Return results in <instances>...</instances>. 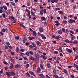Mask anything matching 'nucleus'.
I'll return each instance as SVG.
<instances>
[{
  "label": "nucleus",
  "mask_w": 78,
  "mask_h": 78,
  "mask_svg": "<svg viewBox=\"0 0 78 78\" xmlns=\"http://www.w3.org/2000/svg\"><path fill=\"white\" fill-rule=\"evenodd\" d=\"M68 22L69 23H73V22H75V20H72L70 19L68 21Z\"/></svg>",
  "instance_id": "nucleus-1"
},
{
  "label": "nucleus",
  "mask_w": 78,
  "mask_h": 78,
  "mask_svg": "<svg viewBox=\"0 0 78 78\" xmlns=\"http://www.w3.org/2000/svg\"><path fill=\"white\" fill-rule=\"evenodd\" d=\"M6 75H7V76H12L11 72H10L9 73L6 72Z\"/></svg>",
  "instance_id": "nucleus-2"
},
{
  "label": "nucleus",
  "mask_w": 78,
  "mask_h": 78,
  "mask_svg": "<svg viewBox=\"0 0 78 78\" xmlns=\"http://www.w3.org/2000/svg\"><path fill=\"white\" fill-rule=\"evenodd\" d=\"M41 37L42 39H44V40L46 39V37L44 36L43 34H42L41 35Z\"/></svg>",
  "instance_id": "nucleus-3"
},
{
  "label": "nucleus",
  "mask_w": 78,
  "mask_h": 78,
  "mask_svg": "<svg viewBox=\"0 0 78 78\" xmlns=\"http://www.w3.org/2000/svg\"><path fill=\"white\" fill-rule=\"evenodd\" d=\"M39 31L41 32V33H42V32H44V30L42 27L39 28Z\"/></svg>",
  "instance_id": "nucleus-4"
},
{
  "label": "nucleus",
  "mask_w": 78,
  "mask_h": 78,
  "mask_svg": "<svg viewBox=\"0 0 78 78\" xmlns=\"http://www.w3.org/2000/svg\"><path fill=\"white\" fill-rule=\"evenodd\" d=\"M66 51H67L68 52V53H71L72 51V50L68 49V48H66Z\"/></svg>",
  "instance_id": "nucleus-5"
},
{
  "label": "nucleus",
  "mask_w": 78,
  "mask_h": 78,
  "mask_svg": "<svg viewBox=\"0 0 78 78\" xmlns=\"http://www.w3.org/2000/svg\"><path fill=\"white\" fill-rule=\"evenodd\" d=\"M55 23H56V24H55L56 26H58V25H60V23H59V21H55Z\"/></svg>",
  "instance_id": "nucleus-6"
},
{
  "label": "nucleus",
  "mask_w": 78,
  "mask_h": 78,
  "mask_svg": "<svg viewBox=\"0 0 78 78\" xmlns=\"http://www.w3.org/2000/svg\"><path fill=\"white\" fill-rule=\"evenodd\" d=\"M29 73L32 75H33V76H35V75H34V73L33 72L30 71H29Z\"/></svg>",
  "instance_id": "nucleus-7"
},
{
  "label": "nucleus",
  "mask_w": 78,
  "mask_h": 78,
  "mask_svg": "<svg viewBox=\"0 0 78 78\" xmlns=\"http://www.w3.org/2000/svg\"><path fill=\"white\" fill-rule=\"evenodd\" d=\"M41 21H45L46 20V18L44 17H41Z\"/></svg>",
  "instance_id": "nucleus-8"
},
{
  "label": "nucleus",
  "mask_w": 78,
  "mask_h": 78,
  "mask_svg": "<svg viewBox=\"0 0 78 78\" xmlns=\"http://www.w3.org/2000/svg\"><path fill=\"white\" fill-rule=\"evenodd\" d=\"M5 13L7 15H9L10 14V11L9 10H7L5 11Z\"/></svg>",
  "instance_id": "nucleus-9"
},
{
  "label": "nucleus",
  "mask_w": 78,
  "mask_h": 78,
  "mask_svg": "<svg viewBox=\"0 0 78 78\" xmlns=\"http://www.w3.org/2000/svg\"><path fill=\"white\" fill-rule=\"evenodd\" d=\"M37 73H40V72H41V68L38 67L37 68Z\"/></svg>",
  "instance_id": "nucleus-10"
},
{
  "label": "nucleus",
  "mask_w": 78,
  "mask_h": 78,
  "mask_svg": "<svg viewBox=\"0 0 78 78\" xmlns=\"http://www.w3.org/2000/svg\"><path fill=\"white\" fill-rule=\"evenodd\" d=\"M32 34L34 35V36H36V31H33L32 32Z\"/></svg>",
  "instance_id": "nucleus-11"
},
{
  "label": "nucleus",
  "mask_w": 78,
  "mask_h": 78,
  "mask_svg": "<svg viewBox=\"0 0 78 78\" xmlns=\"http://www.w3.org/2000/svg\"><path fill=\"white\" fill-rule=\"evenodd\" d=\"M57 33L58 34H62V31L60 30H58L57 31Z\"/></svg>",
  "instance_id": "nucleus-12"
},
{
  "label": "nucleus",
  "mask_w": 78,
  "mask_h": 78,
  "mask_svg": "<svg viewBox=\"0 0 78 78\" xmlns=\"http://www.w3.org/2000/svg\"><path fill=\"white\" fill-rule=\"evenodd\" d=\"M11 75H12L13 76H14V75H16V73L15 72H11Z\"/></svg>",
  "instance_id": "nucleus-13"
},
{
  "label": "nucleus",
  "mask_w": 78,
  "mask_h": 78,
  "mask_svg": "<svg viewBox=\"0 0 78 78\" xmlns=\"http://www.w3.org/2000/svg\"><path fill=\"white\" fill-rule=\"evenodd\" d=\"M15 68H19V67H20V65H19L18 64L17 65H16L15 66Z\"/></svg>",
  "instance_id": "nucleus-14"
},
{
  "label": "nucleus",
  "mask_w": 78,
  "mask_h": 78,
  "mask_svg": "<svg viewBox=\"0 0 78 78\" xmlns=\"http://www.w3.org/2000/svg\"><path fill=\"white\" fill-rule=\"evenodd\" d=\"M29 54L30 56H32V55H33V52L32 51H29Z\"/></svg>",
  "instance_id": "nucleus-15"
},
{
  "label": "nucleus",
  "mask_w": 78,
  "mask_h": 78,
  "mask_svg": "<svg viewBox=\"0 0 78 78\" xmlns=\"http://www.w3.org/2000/svg\"><path fill=\"white\" fill-rule=\"evenodd\" d=\"M44 14V12H43V10H41L40 12V14L41 16H42Z\"/></svg>",
  "instance_id": "nucleus-16"
},
{
  "label": "nucleus",
  "mask_w": 78,
  "mask_h": 78,
  "mask_svg": "<svg viewBox=\"0 0 78 78\" xmlns=\"http://www.w3.org/2000/svg\"><path fill=\"white\" fill-rule=\"evenodd\" d=\"M27 41V39L26 38H23V42L24 44H25V41Z\"/></svg>",
  "instance_id": "nucleus-17"
},
{
  "label": "nucleus",
  "mask_w": 78,
  "mask_h": 78,
  "mask_svg": "<svg viewBox=\"0 0 78 78\" xmlns=\"http://www.w3.org/2000/svg\"><path fill=\"white\" fill-rule=\"evenodd\" d=\"M39 76L41 77V78H45V76L42 74H39Z\"/></svg>",
  "instance_id": "nucleus-18"
},
{
  "label": "nucleus",
  "mask_w": 78,
  "mask_h": 78,
  "mask_svg": "<svg viewBox=\"0 0 78 78\" xmlns=\"http://www.w3.org/2000/svg\"><path fill=\"white\" fill-rule=\"evenodd\" d=\"M40 66L41 68V69H42V70H44V66H43V65H42L40 64Z\"/></svg>",
  "instance_id": "nucleus-19"
},
{
  "label": "nucleus",
  "mask_w": 78,
  "mask_h": 78,
  "mask_svg": "<svg viewBox=\"0 0 78 78\" xmlns=\"http://www.w3.org/2000/svg\"><path fill=\"white\" fill-rule=\"evenodd\" d=\"M7 29H2V31L3 33L5 32V31H7Z\"/></svg>",
  "instance_id": "nucleus-20"
},
{
  "label": "nucleus",
  "mask_w": 78,
  "mask_h": 78,
  "mask_svg": "<svg viewBox=\"0 0 78 78\" xmlns=\"http://www.w3.org/2000/svg\"><path fill=\"white\" fill-rule=\"evenodd\" d=\"M47 66L48 68L51 67V65H50V63H47Z\"/></svg>",
  "instance_id": "nucleus-21"
},
{
  "label": "nucleus",
  "mask_w": 78,
  "mask_h": 78,
  "mask_svg": "<svg viewBox=\"0 0 78 78\" xmlns=\"http://www.w3.org/2000/svg\"><path fill=\"white\" fill-rule=\"evenodd\" d=\"M4 9L5 11H6L7 10H8V9H7V6H5V5L4 6Z\"/></svg>",
  "instance_id": "nucleus-22"
},
{
  "label": "nucleus",
  "mask_w": 78,
  "mask_h": 78,
  "mask_svg": "<svg viewBox=\"0 0 78 78\" xmlns=\"http://www.w3.org/2000/svg\"><path fill=\"white\" fill-rule=\"evenodd\" d=\"M41 58H43L44 59V60H45V59H46V58H45V56L44 55H41Z\"/></svg>",
  "instance_id": "nucleus-23"
},
{
  "label": "nucleus",
  "mask_w": 78,
  "mask_h": 78,
  "mask_svg": "<svg viewBox=\"0 0 78 78\" xmlns=\"http://www.w3.org/2000/svg\"><path fill=\"white\" fill-rule=\"evenodd\" d=\"M58 12L60 14H62L63 13V12L62 11H58Z\"/></svg>",
  "instance_id": "nucleus-24"
},
{
  "label": "nucleus",
  "mask_w": 78,
  "mask_h": 78,
  "mask_svg": "<svg viewBox=\"0 0 78 78\" xmlns=\"http://www.w3.org/2000/svg\"><path fill=\"white\" fill-rule=\"evenodd\" d=\"M53 73H54V75H56V70L54 69L53 70Z\"/></svg>",
  "instance_id": "nucleus-25"
},
{
  "label": "nucleus",
  "mask_w": 78,
  "mask_h": 78,
  "mask_svg": "<svg viewBox=\"0 0 78 78\" xmlns=\"http://www.w3.org/2000/svg\"><path fill=\"white\" fill-rule=\"evenodd\" d=\"M76 39L75 36H72L71 37V40H74V39Z\"/></svg>",
  "instance_id": "nucleus-26"
},
{
  "label": "nucleus",
  "mask_w": 78,
  "mask_h": 78,
  "mask_svg": "<svg viewBox=\"0 0 78 78\" xmlns=\"http://www.w3.org/2000/svg\"><path fill=\"white\" fill-rule=\"evenodd\" d=\"M31 14L32 15V16H33L34 17H35V14H34V12H31Z\"/></svg>",
  "instance_id": "nucleus-27"
},
{
  "label": "nucleus",
  "mask_w": 78,
  "mask_h": 78,
  "mask_svg": "<svg viewBox=\"0 0 78 78\" xmlns=\"http://www.w3.org/2000/svg\"><path fill=\"white\" fill-rule=\"evenodd\" d=\"M32 44L34 47H36V45L35 44L33 43H32Z\"/></svg>",
  "instance_id": "nucleus-28"
},
{
  "label": "nucleus",
  "mask_w": 78,
  "mask_h": 78,
  "mask_svg": "<svg viewBox=\"0 0 78 78\" xmlns=\"http://www.w3.org/2000/svg\"><path fill=\"white\" fill-rule=\"evenodd\" d=\"M73 44H78V41H73Z\"/></svg>",
  "instance_id": "nucleus-29"
},
{
  "label": "nucleus",
  "mask_w": 78,
  "mask_h": 78,
  "mask_svg": "<svg viewBox=\"0 0 78 78\" xmlns=\"http://www.w3.org/2000/svg\"><path fill=\"white\" fill-rule=\"evenodd\" d=\"M36 38H35V37H30L29 38V40H30V41L31 40H33V39H35Z\"/></svg>",
  "instance_id": "nucleus-30"
},
{
  "label": "nucleus",
  "mask_w": 78,
  "mask_h": 78,
  "mask_svg": "<svg viewBox=\"0 0 78 78\" xmlns=\"http://www.w3.org/2000/svg\"><path fill=\"white\" fill-rule=\"evenodd\" d=\"M11 64L12 65L10 67V69H12L14 67V65L12 64V63H11Z\"/></svg>",
  "instance_id": "nucleus-31"
},
{
  "label": "nucleus",
  "mask_w": 78,
  "mask_h": 78,
  "mask_svg": "<svg viewBox=\"0 0 78 78\" xmlns=\"http://www.w3.org/2000/svg\"><path fill=\"white\" fill-rule=\"evenodd\" d=\"M19 36H16L15 37V39H17V40H19Z\"/></svg>",
  "instance_id": "nucleus-32"
},
{
  "label": "nucleus",
  "mask_w": 78,
  "mask_h": 78,
  "mask_svg": "<svg viewBox=\"0 0 78 78\" xmlns=\"http://www.w3.org/2000/svg\"><path fill=\"white\" fill-rule=\"evenodd\" d=\"M5 44L6 45H7V46H9V45H10V44L9 42H6V43H5Z\"/></svg>",
  "instance_id": "nucleus-33"
},
{
  "label": "nucleus",
  "mask_w": 78,
  "mask_h": 78,
  "mask_svg": "<svg viewBox=\"0 0 78 78\" xmlns=\"http://www.w3.org/2000/svg\"><path fill=\"white\" fill-rule=\"evenodd\" d=\"M25 44L27 46H28V45H30V43L27 42Z\"/></svg>",
  "instance_id": "nucleus-34"
},
{
  "label": "nucleus",
  "mask_w": 78,
  "mask_h": 78,
  "mask_svg": "<svg viewBox=\"0 0 78 78\" xmlns=\"http://www.w3.org/2000/svg\"><path fill=\"white\" fill-rule=\"evenodd\" d=\"M16 52L17 53H19V48L18 47L16 48Z\"/></svg>",
  "instance_id": "nucleus-35"
},
{
  "label": "nucleus",
  "mask_w": 78,
  "mask_h": 78,
  "mask_svg": "<svg viewBox=\"0 0 78 78\" xmlns=\"http://www.w3.org/2000/svg\"><path fill=\"white\" fill-rule=\"evenodd\" d=\"M77 49H78L77 48H73V50L74 51H76Z\"/></svg>",
  "instance_id": "nucleus-36"
},
{
  "label": "nucleus",
  "mask_w": 78,
  "mask_h": 78,
  "mask_svg": "<svg viewBox=\"0 0 78 78\" xmlns=\"http://www.w3.org/2000/svg\"><path fill=\"white\" fill-rule=\"evenodd\" d=\"M29 48H31V49H33V46L31 45H29Z\"/></svg>",
  "instance_id": "nucleus-37"
},
{
  "label": "nucleus",
  "mask_w": 78,
  "mask_h": 78,
  "mask_svg": "<svg viewBox=\"0 0 78 78\" xmlns=\"http://www.w3.org/2000/svg\"><path fill=\"white\" fill-rule=\"evenodd\" d=\"M26 55H27V56H30V52H27L26 53Z\"/></svg>",
  "instance_id": "nucleus-38"
},
{
  "label": "nucleus",
  "mask_w": 78,
  "mask_h": 78,
  "mask_svg": "<svg viewBox=\"0 0 78 78\" xmlns=\"http://www.w3.org/2000/svg\"><path fill=\"white\" fill-rule=\"evenodd\" d=\"M59 38H60V37L58 36H57L55 37V39H59Z\"/></svg>",
  "instance_id": "nucleus-39"
},
{
  "label": "nucleus",
  "mask_w": 78,
  "mask_h": 78,
  "mask_svg": "<svg viewBox=\"0 0 78 78\" xmlns=\"http://www.w3.org/2000/svg\"><path fill=\"white\" fill-rule=\"evenodd\" d=\"M10 3L12 4V5H14V6L16 5V4H15V3L12 2H11Z\"/></svg>",
  "instance_id": "nucleus-40"
},
{
  "label": "nucleus",
  "mask_w": 78,
  "mask_h": 78,
  "mask_svg": "<svg viewBox=\"0 0 78 78\" xmlns=\"http://www.w3.org/2000/svg\"><path fill=\"white\" fill-rule=\"evenodd\" d=\"M20 51L22 52H24L25 51V49H21L20 50Z\"/></svg>",
  "instance_id": "nucleus-41"
},
{
  "label": "nucleus",
  "mask_w": 78,
  "mask_h": 78,
  "mask_svg": "<svg viewBox=\"0 0 78 78\" xmlns=\"http://www.w3.org/2000/svg\"><path fill=\"white\" fill-rule=\"evenodd\" d=\"M36 43L37 45H38L40 44V42L39 41H37Z\"/></svg>",
  "instance_id": "nucleus-42"
},
{
  "label": "nucleus",
  "mask_w": 78,
  "mask_h": 78,
  "mask_svg": "<svg viewBox=\"0 0 78 78\" xmlns=\"http://www.w3.org/2000/svg\"><path fill=\"white\" fill-rule=\"evenodd\" d=\"M69 32H70V33H71V34H74V32H73V31H72V30H70V31H69Z\"/></svg>",
  "instance_id": "nucleus-43"
},
{
  "label": "nucleus",
  "mask_w": 78,
  "mask_h": 78,
  "mask_svg": "<svg viewBox=\"0 0 78 78\" xmlns=\"http://www.w3.org/2000/svg\"><path fill=\"white\" fill-rule=\"evenodd\" d=\"M54 53L55 55H58V51H55L54 52Z\"/></svg>",
  "instance_id": "nucleus-44"
},
{
  "label": "nucleus",
  "mask_w": 78,
  "mask_h": 78,
  "mask_svg": "<svg viewBox=\"0 0 78 78\" xmlns=\"http://www.w3.org/2000/svg\"><path fill=\"white\" fill-rule=\"evenodd\" d=\"M30 59L32 60H34V58H33V57H32V56L31 55H30Z\"/></svg>",
  "instance_id": "nucleus-45"
},
{
  "label": "nucleus",
  "mask_w": 78,
  "mask_h": 78,
  "mask_svg": "<svg viewBox=\"0 0 78 78\" xmlns=\"http://www.w3.org/2000/svg\"><path fill=\"white\" fill-rule=\"evenodd\" d=\"M46 9H43V11H44V14H45L46 13V12H47V11H46Z\"/></svg>",
  "instance_id": "nucleus-46"
},
{
  "label": "nucleus",
  "mask_w": 78,
  "mask_h": 78,
  "mask_svg": "<svg viewBox=\"0 0 78 78\" xmlns=\"http://www.w3.org/2000/svg\"><path fill=\"white\" fill-rule=\"evenodd\" d=\"M23 55H25V54H24L23 53H21V55L22 56V57H23Z\"/></svg>",
  "instance_id": "nucleus-47"
},
{
  "label": "nucleus",
  "mask_w": 78,
  "mask_h": 78,
  "mask_svg": "<svg viewBox=\"0 0 78 78\" xmlns=\"http://www.w3.org/2000/svg\"><path fill=\"white\" fill-rule=\"evenodd\" d=\"M31 14V12H29L27 13V16H30V14Z\"/></svg>",
  "instance_id": "nucleus-48"
},
{
  "label": "nucleus",
  "mask_w": 78,
  "mask_h": 78,
  "mask_svg": "<svg viewBox=\"0 0 78 78\" xmlns=\"http://www.w3.org/2000/svg\"><path fill=\"white\" fill-rule=\"evenodd\" d=\"M62 31L64 32V33L66 31V30H65V29H64V28H62Z\"/></svg>",
  "instance_id": "nucleus-49"
},
{
  "label": "nucleus",
  "mask_w": 78,
  "mask_h": 78,
  "mask_svg": "<svg viewBox=\"0 0 78 78\" xmlns=\"http://www.w3.org/2000/svg\"><path fill=\"white\" fill-rule=\"evenodd\" d=\"M55 77L56 78H59V76H58L56 75V74H55L54 75Z\"/></svg>",
  "instance_id": "nucleus-50"
},
{
  "label": "nucleus",
  "mask_w": 78,
  "mask_h": 78,
  "mask_svg": "<svg viewBox=\"0 0 78 78\" xmlns=\"http://www.w3.org/2000/svg\"><path fill=\"white\" fill-rule=\"evenodd\" d=\"M78 55H76V56L75 58L74 59V61H75L76 59H78Z\"/></svg>",
  "instance_id": "nucleus-51"
},
{
  "label": "nucleus",
  "mask_w": 78,
  "mask_h": 78,
  "mask_svg": "<svg viewBox=\"0 0 78 78\" xmlns=\"http://www.w3.org/2000/svg\"><path fill=\"white\" fill-rule=\"evenodd\" d=\"M65 42H68V43H69V42H70V41H69V40L68 39H66L65 40Z\"/></svg>",
  "instance_id": "nucleus-52"
},
{
  "label": "nucleus",
  "mask_w": 78,
  "mask_h": 78,
  "mask_svg": "<svg viewBox=\"0 0 78 78\" xmlns=\"http://www.w3.org/2000/svg\"><path fill=\"white\" fill-rule=\"evenodd\" d=\"M4 7H5V6H0V9H3V8H4Z\"/></svg>",
  "instance_id": "nucleus-53"
},
{
  "label": "nucleus",
  "mask_w": 78,
  "mask_h": 78,
  "mask_svg": "<svg viewBox=\"0 0 78 78\" xmlns=\"http://www.w3.org/2000/svg\"><path fill=\"white\" fill-rule=\"evenodd\" d=\"M30 2H28L27 3V6H30Z\"/></svg>",
  "instance_id": "nucleus-54"
},
{
  "label": "nucleus",
  "mask_w": 78,
  "mask_h": 78,
  "mask_svg": "<svg viewBox=\"0 0 78 78\" xmlns=\"http://www.w3.org/2000/svg\"><path fill=\"white\" fill-rule=\"evenodd\" d=\"M77 7L76 6V5H75L74 6H73V8L74 9H76V7Z\"/></svg>",
  "instance_id": "nucleus-55"
},
{
  "label": "nucleus",
  "mask_w": 78,
  "mask_h": 78,
  "mask_svg": "<svg viewBox=\"0 0 78 78\" xmlns=\"http://www.w3.org/2000/svg\"><path fill=\"white\" fill-rule=\"evenodd\" d=\"M11 61L12 62H13V63L16 62L15 60H14V59H12Z\"/></svg>",
  "instance_id": "nucleus-56"
},
{
  "label": "nucleus",
  "mask_w": 78,
  "mask_h": 78,
  "mask_svg": "<svg viewBox=\"0 0 78 78\" xmlns=\"http://www.w3.org/2000/svg\"><path fill=\"white\" fill-rule=\"evenodd\" d=\"M77 19H78V17H77L75 16L74 17V20H76Z\"/></svg>",
  "instance_id": "nucleus-57"
},
{
  "label": "nucleus",
  "mask_w": 78,
  "mask_h": 78,
  "mask_svg": "<svg viewBox=\"0 0 78 78\" xmlns=\"http://www.w3.org/2000/svg\"><path fill=\"white\" fill-rule=\"evenodd\" d=\"M27 76L29 77H30V74L29 73H27Z\"/></svg>",
  "instance_id": "nucleus-58"
},
{
  "label": "nucleus",
  "mask_w": 78,
  "mask_h": 78,
  "mask_svg": "<svg viewBox=\"0 0 78 78\" xmlns=\"http://www.w3.org/2000/svg\"><path fill=\"white\" fill-rule=\"evenodd\" d=\"M63 23H64L65 24H66L67 23V22L66 20H65L64 21H63Z\"/></svg>",
  "instance_id": "nucleus-59"
},
{
  "label": "nucleus",
  "mask_w": 78,
  "mask_h": 78,
  "mask_svg": "<svg viewBox=\"0 0 78 78\" xmlns=\"http://www.w3.org/2000/svg\"><path fill=\"white\" fill-rule=\"evenodd\" d=\"M3 10L0 9V13H3Z\"/></svg>",
  "instance_id": "nucleus-60"
},
{
  "label": "nucleus",
  "mask_w": 78,
  "mask_h": 78,
  "mask_svg": "<svg viewBox=\"0 0 78 78\" xmlns=\"http://www.w3.org/2000/svg\"><path fill=\"white\" fill-rule=\"evenodd\" d=\"M11 55H12V56H14V55L15 54H14V52H11Z\"/></svg>",
  "instance_id": "nucleus-61"
},
{
  "label": "nucleus",
  "mask_w": 78,
  "mask_h": 78,
  "mask_svg": "<svg viewBox=\"0 0 78 78\" xmlns=\"http://www.w3.org/2000/svg\"><path fill=\"white\" fill-rule=\"evenodd\" d=\"M60 56L62 57H63V55L62 54V53H60Z\"/></svg>",
  "instance_id": "nucleus-62"
},
{
  "label": "nucleus",
  "mask_w": 78,
  "mask_h": 78,
  "mask_svg": "<svg viewBox=\"0 0 78 78\" xmlns=\"http://www.w3.org/2000/svg\"><path fill=\"white\" fill-rule=\"evenodd\" d=\"M26 68H28V67H29V64H27L26 66Z\"/></svg>",
  "instance_id": "nucleus-63"
},
{
  "label": "nucleus",
  "mask_w": 78,
  "mask_h": 78,
  "mask_svg": "<svg viewBox=\"0 0 78 78\" xmlns=\"http://www.w3.org/2000/svg\"><path fill=\"white\" fill-rule=\"evenodd\" d=\"M74 66L76 67V68H78V66H77L76 64H74Z\"/></svg>",
  "instance_id": "nucleus-64"
}]
</instances>
